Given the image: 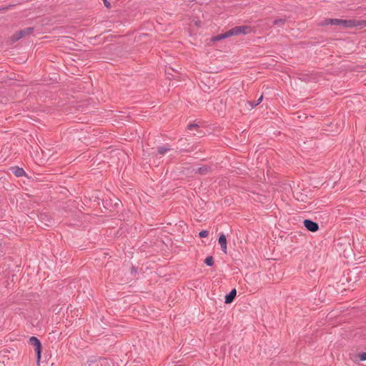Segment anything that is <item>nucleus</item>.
<instances>
[{"instance_id":"nucleus-1","label":"nucleus","mask_w":366,"mask_h":366,"mask_svg":"<svg viewBox=\"0 0 366 366\" xmlns=\"http://www.w3.org/2000/svg\"><path fill=\"white\" fill-rule=\"evenodd\" d=\"M325 24L341 26L343 28H364L366 27V20L356 19H327L325 20Z\"/></svg>"},{"instance_id":"nucleus-2","label":"nucleus","mask_w":366,"mask_h":366,"mask_svg":"<svg viewBox=\"0 0 366 366\" xmlns=\"http://www.w3.org/2000/svg\"><path fill=\"white\" fill-rule=\"evenodd\" d=\"M249 31L250 28L247 26H237L230 29L229 30L227 31L224 33L215 36L214 37H213L212 40L219 41L238 34H247L249 32Z\"/></svg>"},{"instance_id":"nucleus-3","label":"nucleus","mask_w":366,"mask_h":366,"mask_svg":"<svg viewBox=\"0 0 366 366\" xmlns=\"http://www.w3.org/2000/svg\"><path fill=\"white\" fill-rule=\"evenodd\" d=\"M34 31V27L25 28L24 29H21V30L16 32L11 37V40L13 41H16L26 36H29V35L33 34Z\"/></svg>"},{"instance_id":"nucleus-4","label":"nucleus","mask_w":366,"mask_h":366,"mask_svg":"<svg viewBox=\"0 0 366 366\" xmlns=\"http://www.w3.org/2000/svg\"><path fill=\"white\" fill-rule=\"evenodd\" d=\"M29 343L31 345L34 347L37 360L39 361V360L41 358V341L37 337L33 336L29 338Z\"/></svg>"},{"instance_id":"nucleus-5","label":"nucleus","mask_w":366,"mask_h":366,"mask_svg":"<svg viewBox=\"0 0 366 366\" xmlns=\"http://www.w3.org/2000/svg\"><path fill=\"white\" fill-rule=\"evenodd\" d=\"M303 224L308 231L312 232H317L319 229V224L311 219H305Z\"/></svg>"},{"instance_id":"nucleus-6","label":"nucleus","mask_w":366,"mask_h":366,"mask_svg":"<svg viewBox=\"0 0 366 366\" xmlns=\"http://www.w3.org/2000/svg\"><path fill=\"white\" fill-rule=\"evenodd\" d=\"M219 244H220L222 250L227 253V238L224 234H221L218 239Z\"/></svg>"},{"instance_id":"nucleus-7","label":"nucleus","mask_w":366,"mask_h":366,"mask_svg":"<svg viewBox=\"0 0 366 366\" xmlns=\"http://www.w3.org/2000/svg\"><path fill=\"white\" fill-rule=\"evenodd\" d=\"M237 295V291L235 289H232L227 295H226L224 297V302L226 304H229L233 302L235 296Z\"/></svg>"},{"instance_id":"nucleus-8","label":"nucleus","mask_w":366,"mask_h":366,"mask_svg":"<svg viewBox=\"0 0 366 366\" xmlns=\"http://www.w3.org/2000/svg\"><path fill=\"white\" fill-rule=\"evenodd\" d=\"M106 360L102 358H96L92 357L89 360V365L88 366H102V362H104Z\"/></svg>"},{"instance_id":"nucleus-9","label":"nucleus","mask_w":366,"mask_h":366,"mask_svg":"<svg viewBox=\"0 0 366 366\" xmlns=\"http://www.w3.org/2000/svg\"><path fill=\"white\" fill-rule=\"evenodd\" d=\"M171 150H172V148L170 147V146L168 144H167L163 146H160V147H157V154L164 155L165 153H167V152H169Z\"/></svg>"},{"instance_id":"nucleus-10","label":"nucleus","mask_w":366,"mask_h":366,"mask_svg":"<svg viewBox=\"0 0 366 366\" xmlns=\"http://www.w3.org/2000/svg\"><path fill=\"white\" fill-rule=\"evenodd\" d=\"M194 171L196 173H198L202 175H204L210 171V167H209L207 166H202V167H198Z\"/></svg>"},{"instance_id":"nucleus-11","label":"nucleus","mask_w":366,"mask_h":366,"mask_svg":"<svg viewBox=\"0 0 366 366\" xmlns=\"http://www.w3.org/2000/svg\"><path fill=\"white\" fill-rule=\"evenodd\" d=\"M13 173L18 177H22L25 174V172L22 168L15 167L12 168Z\"/></svg>"},{"instance_id":"nucleus-12","label":"nucleus","mask_w":366,"mask_h":366,"mask_svg":"<svg viewBox=\"0 0 366 366\" xmlns=\"http://www.w3.org/2000/svg\"><path fill=\"white\" fill-rule=\"evenodd\" d=\"M204 263L207 265V266H209V267H212L213 266L214 264V259L212 257V256H208L205 260H204Z\"/></svg>"},{"instance_id":"nucleus-13","label":"nucleus","mask_w":366,"mask_h":366,"mask_svg":"<svg viewBox=\"0 0 366 366\" xmlns=\"http://www.w3.org/2000/svg\"><path fill=\"white\" fill-rule=\"evenodd\" d=\"M262 99H263V96L262 95L257 101H255L254 102H249V104L251 105V107L254 108V107H257V105H259L262 102Z\"/></svg>"},{"instance_id":"nucleus-14","label":"nucleus","mask_w":366,"mask_h":366,"mask_svg":"<svg viewBox=\"0 0 366 366\" xmlns=\"http://www.w3.org/2000/svg\"><path fill=\"white\" fill-rule=\"evenodd\" d=\"M286 21V19H282V18H280V19H276L273 24L274 25H280V24H285Z\"/></svg>"},{"instance_id":"nucleus-15","label":"nucleus","mask_w":366,"mask_h":366,"mask_svg":"<svg viewBox=\"0 0 366 366\" xmlns=\"http://www.w3.org/2000/svg\"><path fill=\"white\" fill-rule=\"evenodd\" d=\"M208 234H209V232L207 230H202L199 233V236L201 238L207 237L208 236Z\"/></svg>"},{"instance_id":"nucleus-16","label":"nucleus","mask_w":366,"mask_h":366,"mask_svg":"<svg viewBox=\"0 0 366 366\" xmlns=\"http://www.w3.org/2000/svg\"><path fill=\"white\" fill-rule=\"evenodd\" d=\"M199 127L197 124H190L187 126V129L192 130L193 129H197Z\"/></svg>"},{"instance_id":"nucleus-17","label":"nucleus","mask_w":366,"mask_h":366,"mask_svg":"<svg viewBox=\"0 0 366 366\" xmlns=\"http://www.w3.org/2000/svg\"><path fill=\"white\" fill-rule=\"evenodd\" d=\"M360 361H366V352H362L359 355Z\"/></svg>"},{"instance_id":"nucleus-18","label":"nucleus","mask_w":366,"mask_h":366,"mask_svg":"<svg viewBox=\"0 0 366 366\" xmlns=\"http://www.w3.org/2000/svg\"><path fill=\"white\" fill-rule=\"evenodd\" d=\"M104 4L106 7L109 8L110 7V2L108 0H103Z\"/></svg>"},{"instance_id":"nucleus-19","label":"nucleus","mask_w":366,"mask_h":366,"mask_svg":"<svg viewBox=\"0 0 366 366\" xmlns=\"http://www.w3.org/2000/svg\"><path fill=\"white\" fill-rule=\"evenodd\" d=\"M175 366H182V365H175Z\"/></svg>"}]
</instances>
